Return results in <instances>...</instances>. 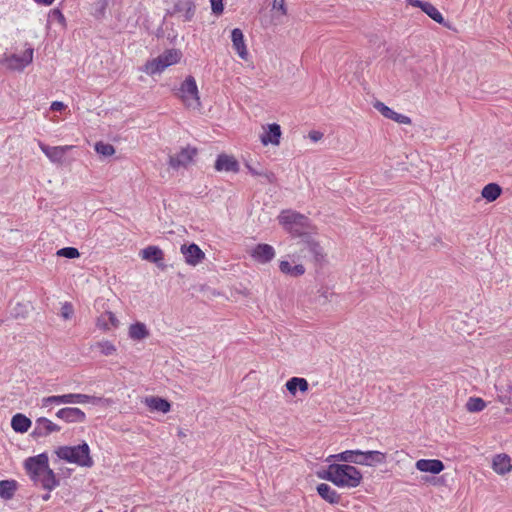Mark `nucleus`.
Segmentation results:
<instances>
[{
	"label": "nucleus",
	"instance_id": "obj_1",
	"mask_svg": "<svg viewBox=\"0 0 512 512\" xmlns=\"http://www.w3.org/2000/svg\"><path fill=\"white\" fill-rule=\"evenodd\" d=\"M300 238L290 246L291 250L288 257L292 263H301L302 261L321 263L324 260V253L320 244L312 239L310 235Z\"/></svg>",
	"mask_w": 512,
	"mask_h": 512
},
{
	"label": "nucleus",
	"instance_id": "obj_2",
	"mask_svg": "<svg viewBox=\"0 0 512 512\" xmlns=\"http://www.w3.org/2000/svg\"><path fill=\"white\" fill-rule=\"evenodd\" d=\"M319 477L340 487H357L362 480L361 472L348 464H331Z\"/></svg>",
	"mask_w": 512,
	"mask_h": 512
},
{
	"label": "nucleus",
	"instance_id": "obj_3",
	"mask_svg": "<svg viewBox=\"0 0 512 512\" xmlns=\"http://www.w3.org/2000/svg\"><path fill=\"white\" fill-rule=\"evenodd\" d=\"M278 221L286 231L294 236L304 237L310 235L312 230L309 219L293 210H283L278 216Z\"/></svg>",
	"mask_w": 512,
	"mask_h": 512
},
{
	"label": "nucleus",
	"instance_id": "obj_4",
	"mask_svg": "<svg viewBox=\"0 0 512 512\" xmlns=\"http://www.w3.org/2000/svg\"><path fill=\"white\" fill-rule=\"evenodd\" d=\"M57 456L67 462L77 464L81 467H92L94 461L90 456V448L83 442L77 446H63L56 451Z\"/></svg>",
	"mask_w": 512,
	"mask_h": 512
},
{
	"label": "nucleus",
	"instance_id": "obj_5",
	"mask_svg": "<svg viewBox=\"0 0 512 512\" xmlns=\"http://www.w3.org/2000/svg\"><path fill=\"white\" fill-rule=\"evenodd\" d=\"M177 95L187 109L199 110L201 108L199 91L193 76L186 77L181 83Z\"/></svg>",
	"mask_w": 512,
	"mask_h": 512
},
{
	"label": "nucleus",
	"instance_id": "obj_6",
	"mask_svg": "<svg viewBox=\"0 0 512 512\" xmlns=\"http://www.w3.org/2000/svg\"><path fill=\"white\" fill-rule=\"evenodd\" d=\"M181 53L176 49L165 51L158 57L147 61L143 71L149 75L163 72L167 67L179 62Z\"/></svg>",
	"mask_w": 512,
	"mask_h": 512
},
{
	"label": "nucleus",
	"instance_id": "obj_7",
	"mask_svg": "<svg viewBox=\"0 0 512 512\" xmlns=\"http://www.w3.org/2000/svg\"><path fill=\"white\" fill-rule=\"evenodd\" d=\"M25 468L28 474L30 475L31 479L33 481L36 480L47 469H49L48 456L42 453L34 457H29L25 461Z\"/></svg>",
	"mask_w": 512,
	"mask_h": 512
},
{
	"label": "nucleus",
	"instance_id": "obj_8",
	"mask_svg": "<svg viewBox=\"0 0 512 512\" xmlns=\"http://www.w3.org/2000/svg\"><path fill=\"white\" fill-rule=\"evenodd\" d=\"M34 50L32 47H27L22 55L12 54L5 58V63L9 69L22 71L33 61Z\"/></svg>",
	"mask_w": 512,
	"mask_h": 512
},
{
	"label": "nucleus",
	"instance_id": "obj_9",
	"mask_svg": "<svg viewBox=\"0 0 512 512\" xmlns=\"http://www.w3.org/2000/svg\"><path fill=\"white\" fill-rule=\"evenodd\" d=\"M197 155V149L187 146L181 149V151L175 155L169 157V166L173 169L180 167H187L193 162L194 157Z\"/></svg>",
	"mask_w": 512,
	"mask_h": 512
},
{
	"label": "nucleus",
	"instance_id": "obj_10",
	"mask_svg": "<svg viewBox=\"0 0 512 512\" xmlns=\"http://www.w3.org/2000/svg\"><path fill=\"white\" fill-rule=\"evenodd\" d=\"M41 151L48 157V159L57 164H61L63 162V158L65 154L73 148L72 145L65 146H48L42 142L38 143Z\"/></svg>",
	"mask_w": 512,
	"mask_h": 512
},
{
	"label": "nucleus",
	"instance_id": "obj_11",
	"mask_svg": "<svg viewBox=\"0 0 512 512\" xmlns=\"http://www.w3.org/2000/svg\"><path fill=\"white\" fill-rule=\"evenodd\" d=\"M61 427L51 420L45 417H40L35 421V426L32 431V436L34 438L45 437L53 432H59Z\"/></svg>",
	"mask_w": 512,
	"mask_h": 512
},
{
	"label": "nucleus",
	"instance_id": "obj_12",
	"mask_svg": "<svg viewBox=\"0 0 512 512\" xmlns=\"http://www.w3.org/2000/svg\"><path fill=\"white\" fill-rule=\"evenodd\" d=\"M56 417L67 423H82L86 420V414L76 407L62 408L57 411Z\"/></svg>",
	"mask_w": 512,
	"mask_h": 512
},
{
	"label": "nucleus",
	"instance_id": "obj_13",
	"mask_svg": "<svg viewBox=\"0 0 512 512\" xmlns=\"http://www.w3.org/2000/svg\"><path fill=\"white\" fill-rule=\"evenodd\" d=\"M250 255L256 262L266 264L275 257V250L269 244H258L251 250Z\"/></svg>",
	"mask_w": 512,
	"mask_h": 512
},
{
	"label": "nucleus",
	"instance_id": "obj_14",
	"mask_svg": "<svg viewBox=\"0 0 512 512\" xmlns=\"http://www.w3.org/2000/svg\"><path fill=\"white\" fill-rule=\"evenodd\" d=\"M181 253L184 256L186 263L192 266L199 264L205 257L204 252L194 243L190 245H182Z\"/></svg>",
	"mask_w": 512,
	"mask_h": 512
},
{
	"label": "nucleus",
	"instance_id": "obj_15",
	"mask_svg": "<svg viewBox=\"0 0 512 512\" xmlns=\"http://www.w3.org/2000/svg\"><path fill=\"white\" fill-rule=\"evenodd\" d=\"M386 462V454L380 451H360L358 453V465L374 466Z\"/></svg>",
	"mask_w": 512,
	"mask_h": 512
},
{
	"label": "nucleus",
	"instance_id": "obj_16",
	"mask_svg": "<svg viewBox=\"0 0 512 512\" xmlns=\"http://www.w3.org/2000/svg\"><path fill=\"white\" fill-rule=\"evenodd\" d=\"M263 129L265 131L260 136L261 143L265 146L268 144L279 145L282 134L280 125L276 123L268 124L267 127H263Z\"/></svg>",
	"mask_w": 512,
	"mask_h": 512
},
{
	"label": "nucleus",
	"instance_id": "obj_17",
	"mask_svg": "<svg viewBox=\"0 0 512 512\" xmlns=\"http://www.w3.org/2000/svg\"><path fill=\"white\" fill-rule=\"evenodd\" d=\"M287 13L285 0H272L270 24L274 26L283 24Z\"/></svg>",
	"mask_w": 512,
	"mask_h": 512
},
{
	"label": "nucleus",
	"instance_id": "obj_18",
	"mask_svg": "<svg viewBox=\"0 0 512 512\" xmlns=\"http://www.w3.org/2000/svg\"><path fill=\"white\" fill-rule=\"evenodd\" d=\"M215 169L217 171L238 172L239 163L233 156L221 154L215 162Z\"/></svg>",
	"mask_w": 512,
	"mask_h": 512
},
{
	"label": "nucleus",
	"instance_id": "obj_19",
	"mask_svg": "<svg viewBox=\"0 0 512 512\" xmlns=\"http://www.w3.org/2000/svg\"><path fill=\"white\" fill-rule=\"evenodd\" d=\"M416 468L421 472H429L439 474L444 470V464L438 459H420L415 464Z\"/></svg>",
	"mask_w": 512,
	"mask_h": 512
},
{
	"label": "nucleus",
	"instance_id": "obj_20",
	"mask_svg": "<svg viewBox=\"0 0 512 512\" xmlns=\"http://www.w3.org/2000/svg\"><path fill=\"white\" fill-rule=\"evenodd\" d=\"M232 45L241 59L246 60L248 56L247 48L244 42V35L241 29L235 28L231 32Z\"/></svg>",
	"mask_w": 512,
	"mask_h": 512
},
{
	"label": "nucleus",
	"instance_id": "obj_21",
	"mask_svg": "<svg viewBox=\"0 0 512 512\" xmlns=\"http://www.w3.org/2000/svg\"><path fill=\"white\" fill-rule=\"evenodd\" d=\"M141 257L144 260L157 264L158 267H165V265L162 263L164 260L163 251L157 246H148L141 250Z\"/></svg>",
	"mask_w": 512,
	"mask_h": 512
},
{
	"label": "nucleus",
	"instance_id": "obj_22",
	"mask_svg": "<svg viewBox=\"0 0 512 512\" xmlns=\"http://www.w3.org/2000/svg\"><path fill=\"white\" fill-rule=\"evenodd\" d=\"M288 260H282L279 264V269L283 274L289 275L291 277H299L302 276L306 269L302 263H293Z\"/></svg>",
	"mask_w": 512,
	"mask_h": 512
},
{
	"label": "nucleus",
	"instance_id": "obj_23",
	"mask_svg": "<svg viewBox=\"0 0 512 512\" xmlns=\"http://www.w3.org/2000/svg\"><path fill=\"white\" fill-rule=\"evenodd\" d=\"M492 466L494 471L500 475H504L512 470L510 457L506 454L496 455Z\"/></svg>",
	"mask_w": 512,
	"mask_h": 512
},
{
	"label": "nucleus",
	"instance_id": "obj_24",
	"mask_svg": "<svg viewBox=\"0 0 512 512\" xmlns=\"http://www.w3.org/2000/svg\"><path fill=\"white\" fill-rule=\"evenodd\" d=\"M34 482L35 484L41 485L44 489H47L49 491L53 490L56 486L59 485V481L57 480L54 472L50 468L47 469L36 480H34Z\"/></svg>",
	"mask_w": 512,
	"mask_h": 512
},
{
	"label": "nucleus",
	"instance_id": "obj_25",
	"mask_svg": "<svg viewBox=\"0 0 512 512\" xmlns=\"http://www.w3.org/2000/svg\"><path fill=\"white\" fill-rule=\"evenodd\" d=\"M144 403L151 410L159 411L162 413H168L171 408L170 403L166 399L156 396L146 397Z\"/></svg>",
	"mask_w": 512,
	"mask_h": 512
},
{
	"label": "nucleus",
	"instance_id": "obj_26",
	"mask_svg": "<svg viewBox=\"0 0 512 512\" xmlns=\"http://www.w3.org/2000/svg\"><path fill=\"white\" fill-rule=\"evenodd\" d=\"M31 420L24 414L18 413L12 417L11 426L15 432L25 433L31 427Z\"/></svg>",
	"mask_w": 512,
	"mask_h": 512
},
{
	"label": "nucleus",
	"instance_id": "obj_27",
	"mask_svg": "<svg viewBox=\"0 0 512 512\" xmlns=\"http://www.w3.org/2000/svg\"><path fill=\"white\" fill-rule=\"evenodd\" d=\"M318 494L331 504H337L340 501L339 494L328 484L321 483L317 486Z\"/></svg>",
	"mask_w": 512,
	"mask_h": 512
},
{
	"label": "nucleus",
	"instance_id": "obj_28",
	"mask_svg": "<svg viewBox=\"0 0 512 512\" xmlns=\"http://www.w3.org/2000/svg\"><path fill=\"white\" fill-rule=\"evenodd\" d=\"M176 12H183L185 21H190L195 13V5L192 0H178L175 4Z\"/></svg>",
	"mask_w": 512,
	"mask_h": 512
},
{
	"label": "nucleus",
	"instance_id": "obj_29",
	"mask_svg": "<svg viewBox=\"0 0 512 512\" xmlns=\"http://www.w3.org/2000/svg\"><path fill=\"white\" fill-rule=\"evenodd\" d=\"M286 388L292 395H295L297 390L303 393L306 392L309 385L305 378L292 377L286 382Z\"/></svg>",
	"mask_w": 512,
	"mask_h": 512
},
{
	"label": "nucleus",
	"instance_id": "obj_30",
	"mask_svg": "<svg viewBox=\"0 0 512 512\" xmlns=\"http://www.w3.org/2000/svg\"><path fill=\"white\" fill-rule=\"evenodd\" d=\"M502 188L496 183H489L482 189L481 195L488 202H493L500 197Z\"/></svg>",
	"mask_w": 512,
	"mask_h": 512
},
{
	"label": "nucleus",
	"instance_id": "obj_31",
	"mask_svg": "<svg viewBox=\"0 0 512 512\" xmlns=\"http://www.w3.org/2000/svg\"><path fill=\"white\" fill-rule=\"evenodd\" d=\"M17 489V483L14 480L0 481V497L5 500L13 498Z\"/></svg>",
	"mask_w": 512,
	"mask_h": 512
},
{
	"label": "nucleus",
	"instance_id": "obj_32",
	"mask_svg": "<svg viewBox=\"0 0 512 512\" xmlns=\"http://www.w3.org/2000/svg\"><path fill=\"white\" fill-rule=\"evenodd\" d=\"M246 168L248 169V171L253 176L264 177L267 180L268 183H274L275 182L276 178H275L274 173L263 169L262 167H260V165L254 166V165H252L250 163H246Z\"/></svg>",
	"mask_w": 512,
	"mask_h": 512
},
{
	"label": "nucleus",
	"instance_id": "obj_33",
	"mask_svg": "<svg viewBox=\"0 0 512 512\" xmlns=\"http://www.w3.org/2000/svg\"><path fill=\"white\" fill-rule=\"evenodd\" d=\"M129 336L134 340H142L148 336V330L143 323L135 322L129 327Z\"/></svg>",
	"mask_w": 512,
	"mask_h": 512
},
{
	"label": "nucleus",
	"instance_id": "obj_34",
	"mask_svg": "<svg viewBox=\"0 0 512 512\" xmlns=\"http://www.w3.org/2000/svg\"><path fill=\"white\" fill-rule=\"evenodd\" d=\"M422 11L427 14L431 19H433L435 22L446 25L444 17L439 12V10L432 5L431 3L427 2L424 7H422Z\"/></svg>",
	"mask_w": 512,
	"mask_h": 512
},
{
	"label": "nucleus",
	"instance_id": "obj_35",
	"mask_svg": "<svg viewBox=\"0 0 512 512\" xmlns=\"http://www.w3.org/2000/svg\"><path fill=\"white\" fill-rule=\"evenodd\" d=\"M358 453L359 450H347L332 457L342 462L358 464Z\"/></svg>",
	"mask_w": 512,
	"mask_h": 512
},
{
	"label": "nucleus",
	"instance_id": "obj_36",
	"mask_svg": "<svg viewBox=\"0 0 512 512\" xmlns=\"http://www.w3.org/2000/svg\"><path fill=\"white\" fill-rule=\"evenodd\" d=\"M486 407V403L482 398L471 397L466 403V409L469 412H480Z\"/></svg>",
	"mask_w": 512,
	"mask_h": 512
},
{
	"label": "nucleus",
	"instance_id": "obj_37",
	"mask_svg": "<svg viewBox=\"0 0 512 512\" xmlns=\"http://www.w3.org/2000/svg\"><path fill=\"white\" fill-rule=\"evenodd\" d=\"M95 151L104 157H109L115 153V148L109 143L97 142L95 144Z\"/></svg>",
	"mask_w": 512,
	"mask_h": 512
},
{
	"label": "nucleus",
	"instance_id": "obj_38",
	"mask_svg": "<svg viewBox=\"0 0 512 512\" xmlns=\"http://www.w3.org/2000/svg\"><path fill=\"white\" fill-rule=\"evenodd\" d=\"M95 346L99 349L101 354L105 356L113 355L116 352V347L107 340L97 342Z\"/></svg>",
	"mask_w": 512,
	"mask_h": 512
},
{
	"label": "nucleus",
	"instance_id": "obj_39",
	"mask_svg": "<svg viewBox=\"0 0 512 512\" xmlns=\"http://www.w3.org/2000/svg\"><path fill=\"white\" fill-rule=\"evenodd\" d=\"M76 399H77L78 404L91 403L93 405H98L103 400L101 397H97L94 395L80 394V393H76Z\"/></svg>",
	"mask_w": 512,
	"mask_h": 512
},
{
	"label": "nucleus",
	"instance_id": "obj_40",
	"mask_svg": "<svg viewBox=\"0 0 512 512\" xmlns=\"http://www.w3.org/2000/svg\"><path fill=\"white\" fill-rule=\"evenodd\" d=\"M57 255L61 257H66L69 259H74L80 256L78 249L74 247H65L57 251Z\"/></svg>",
	"mask_w": 512,
	"mask_h": 512
},
{
	"label": "nucleus",
	"instance_id": "obj_41",
	"mask_svg": "<svg viewBox=\"0 0 512 512\" xmlns=\"http://www.w3.org/2000/svg\"><path fill=\"white\" fill-rule=\"evenodd\" d=\"M53 404H56V405L62 404V395H53V396L44 397L42 399V407H44V408L50 407Z\"/></svg>",
	"mask_w": 512,
	"mask_h": 512
},
{
	"label": "nucleus",
	"instance_id": "obj_42",
	"mask_svg": "<svg viewBox=\"0 0 512 512\" xmlns=\"http://www.w3.org/2000/svg\"><path fill=\"white\" fill-rule=\"evenodd\" d=\"M390 115L391 116L388 119H391L399 124L410 125L412 122L408 116L399 114V113L395 112L394 110H392Z\"/></svg>",
	"mask_w": 512,
	"mask_h": 512
},
{
	"label": "nucleus",
	"instance_id": "obj_43",
	"mask_svg": "<svg viewBox=\"0 0 512 512\" xmlns=\"http://www.w3.org/2000/svg\"><path fill=\"white\" fill-rule=\"evenodd\" d=\"M28 305L17 303L15 307L12 309V314L14 317H27Z\"/></svg>",
	"mask_w": 512,
	"mask_h": 512
},
{
	"label": "nucleus",
	"instance_id": "obj_44",
	"mask_svg": "<svg viewBox=\"0 0 512 512\" xmlns=\"http://www.w3.org/2000/svg\"><path fill=\"white\" fill-rule=\"evenodd\" d=\"M374 108L380 112L385 118H389L391 115V112H392V109L389 108L388 106H386L383 102H380V101H376L374 103Z\"/></svg>",
	"mask_w": 512,
	"mask_h": 512
},
{
	"label": "nucleus",
	"instance_id": "obj_45",
	"mask_svg": "<svg viewBox=\"0 0 512 512\" xmlns=\"http://www.w3.org/2000/svg\"><path fill=\"white\" fill-rule=\"evenodd\" d=\"M60 315L65 319L71 318L73 316V306L70 303L63 304Z\"/></svg>",
	"mask_w": 512,
	"mask_h": 512
},
{
	"label": "nucleus",
	"instance_id": "obj_46",
	"mask_svg": "<svg viewBox=\"0 0 512 512\" xmlns=\"http://www.w3.org/2000/svg\"><path fill=\"white\" fill-rule=\"evenodd\" d=\"M223 0H210L211 9L214 14H221L223 12Z\"/></svg>",
	"mask_w": 512,
	"mask_h": 512
},
{
	"label": "nucleus",
	"instance_id": "obj_47",
	"mask_svg": "<svg viewBox=\"0 0 512 512\" xmlns=\"http://www.w3.org/2000/svg\"><path fill=\"white\" fill-rule=\"evenodd\" d=\"M77 403L76 393L62 395V404Z\"/></svg>",
	"mask_w": 512,
	"mask_h": 512
},
{
	"label": "nucleus",
	"instance_id": "obj_48",
	"mask_svg": "<svg viewBox=\"0 0 512 512\" xmlns=\"http://www.w3.org/2000/svg\"><path fill=\"white\" fill-rule=\"evenodd\" d=\"M65 107L66 105L63 102L54 101L52 102L50 109L52 111H62L63 109H65Z\"/></svg>",
	"mask_w": 512,
	"mask_h": 512
},
{
	"label": "nucleus",
	"instance_id": "obj_49",
	"mask_svg": "<svg viewBox=\"0 0 512 512\" xmlns=\"http://www.w3.org/2000/svg\"><path fill=\"white\" fill-rule=\"evenodd\" d=\"M322 137H323V133H321L319 131L309 132V138L314 142L319 141L320 139H322Z\"/></svg>",
	"mask_w": 512,
	"mask_h": 512
},
{
	"label": "nucleus",
	"instance_id": "obj_50",
	"mask_svg": "<svg viewBox=\"0 0 512 512\" xmlns=\"http://www.w3.org/2000/svg\"><path fill=\"white\" fill-rule=\"evenodd\" d=\"M407 3H409L410 5L414 6V7H418L422 10V7H424V5H426L427 2H424V1H421V0H406Z\"/></svg>",
	"mask_w": 512,
	"mask_h": 512
},
{
	"label": "nucleus",
	"instance_id": "obj_51",
	"mask_svg": "<svg viewBox=\"0 0 512 512\" xmlns=\"http://www.w3.org/2000/svg\"><path fill=\"white\" fill-rule=\"evenodd\" d=\"M51 13H52V16L57 18L59 21L65 20L64 15L62 14V12L59 9H54V10H52Z\"/></svg>",
	"mask_w": 512,
	"mask_h": 512
},
{
	"label": "nucleus",
	"instance_id": "obj_52",
	"mask_svg": "<svg viewBox=\"0 0 512 512\" xmlns=\"http://www.w3.org/2000/svg\"><path fill=\"white\" fill-rule=\"evenodd\" d=\"M37 4L49 6L51 5L55 0H34Z\"/></svg>",
	"mask_w": 512,
	"mask_h": 512
},
{
	"label": "nucleus",
	"instance_id": "obj_53",
	"mask_svg": "<svg viewBox=\"0 0 512 512\" xmlns=\"http://www.w3.org/2000/svg\"><path fill=\"white\" fill-rule=\"evenodd\" d=\"M498 399L503 404H507L510 401V398L507 395H498Z\"/></svg>",
	"mask_w": 512,
	"mask_h": 512
},
{
	"label": "nucleus",
	"instance_id": "obj_54",
	"mask_svg": "<svg viewBox=\"0 0 512 512\" xmlns=\"http://www.w3.org/2000/svg\"><path fill=\"white\" fill-rule=\"evenodd\" d=\"M49 499H50V493H46V494H44V495L42 496V500H43V501H47V500H49Z\"/></svg>",
	"mask_w": 512,
	"mask_h": 512
},
{
	"label": "nucleus",
	"instance_id": "obj_55",
	"mask_svg": "<svg viewBox=\"0 0 512 512\" xmlns=\"http://www.w3.org/2000/svg\"><path fill=\"white\" fill-rule=\"evenodd\" d=\"M102 328H103V329H109V328H108V323H107V322H103V327H102Z\"/></svg>",
	"mask_w": 512,
	"mask_h": 512
},
{
	"label": "nucleus",
	"instance_id": "obj_56",
	"mask_svg": "<svg viewBox=\"0 0 512 512\" xmlns=\"http://www.w3.org/2000/svg\"><path fill=\"white\" fill-rule=\"evenodd\" d=\"M178 435H179L180 437H184V436H185V433H183L182 431H179Z\"/></svg>",
	"mask_w": 512,
	"mask_h": 512
},
{
	"label": "nucleus",
	"instance_id": "obj_57",
	"mask_svg": "<svg viewBox=\"0 0 512 512\" xmlns=\"http://www.w3.org/2000/svg\"><path fill=\"white\" fill-rule=\"evenodd\" d=\"M112 320H115V319H114V317L112 315H110L109 321H112Z\"/></svg>",
	"mask_w": 512,
	"mask_h": 512
}]
</instances>
